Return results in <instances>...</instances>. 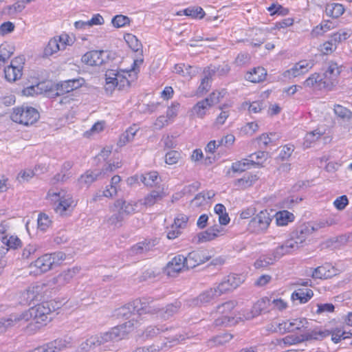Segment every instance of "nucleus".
Segmentation results:
<instances>
[{
  "mask_svg": "<svg viewBox=\"0 0 352 352\" xmlns=\"http://www.w3.org/2000/svg\"><path fill=\"white\" fill-rule=\"evenodd\" d=\"M51 313L49 302H45L34 305L20 314L23 321L28 322L31 319V324L34 322L42 325L43 323L45 324L46 322L51 319V317H49Z\"/></svg>",
  "mask_w": 352,
  "mask_h": 352,
  "instance_id": "obj_1",
  "label": "nucleus"
},
{
  "mask_svg": "<svg viewBox=\"0 0 352 352\" xmlns=\"http://www.w3.org/2000/svg\"><path fill=\"white\" fill-rule=\"evenodd\" d=\"M152 310L149 299H135L119 308L118 315L128 319L131 316H141L147 314V312H151Z\"/></svg>",
  "mask_w": 352,
  "mask_h": 352,
  "instance_id": "obj_2",
  "label": "nucleus"
},
{
  "mask_svg": "<svg viewBox=\"0 0 352 352\" xmlns=\"http://www.w3.org/2000/svg\"><path fill=\"white\" fill-rule=\"evenodd\" d=\"M40 117L38 111L34 107L22 105L13 109L11 120L16 123L28 126L36 122Z\"/></svg>",
  "mask_w": 352,
  "mask_h": 352,
  "instance_id": "obj_3",
  "label": "nucleus"
},
{
  "mask_svg": "<svg viewBox=\"0 0 352 352\" xmlns=\"http://www.w3.org/2000/svg\"><path fill=\"white\" fill-rule=\"evenodd\" d=\"M234 300H229L218 305L216 308V312L221 316L216 318L214 324L216 327H228L235 324L237 320L232 314V311L236 305Z\"/></svg>",
  "mask_w": 352,
  "mask_h": 352,
  "instance_id": "obj_4",
  "label": "nucleus"
},
{
  "mask_svg": "<svg viewBox=\"0 0 352 352\" xmlns=\"http://www.w3.org/2000/svg\"><path fill=\"white\" fill-rule=\"evenodd\" d=\"M272 221L267 210L260 211L248 223V230L257 234L265 233Z\"/></svg>",
  "mask_w": 352,
  "mask_h": 352,
  "instance_id": "obj_5",
  "label": "nucleus"
},
{
  "mask_svg": "<svg viewBox=\"0 0 352 352\" xmlns=\"http://www.w3.org/2000/svg\"><path fill=\"white\" fill-rule=\"evenodd\" d=\"M149 302H151V307L152 311L147 312V314H157L158 317L164 320H168L176 314L182 307V302L178 300H175L174 302L168 304L165 307L158 308L153 305V300L148 298Z\"/></svg>",
  "mask_w": 352,
  "mask_h": 352,
  "instance_id": "obj_6",
  "label": "nucleus"
},
{
  "mask_svg": "<svg viewBox=\"0 0 352 352\" xmlns=\"http://www.w3.org/2000/svg\"><path fill=\"white\" fill-rule=\"evenodd\" d=\"M212 256L206 250H197L189 252L187 256H184L187 269L194 268L209 261Z\"/></svg>",
  "mask_w": 352,
  "mask_h": 352,
  "instance_id": "obj_7",
  "label": "nucleus"
},
{
  "mask_svg": "<svg viewBox=\"0 0 352 352\" xmlns=\"http://www.w3.org/2000/svg\"><path fill=\"white\" fill-rule=\"evenodd\" d=\"M219 296L215 288H210L204 291L198 296L188 300L187 303L190 307H200L209 304Z\"/></svg>",
  "mask_w": 352,
  "mask_h": 352,
  "instance_id": "obj_8",
  "label": "nucleus"
},
{
  "mask_svg": "<svg viewBox=\"0 0 352 352\" xmlns=\"http://www.w3.org/2000/svg\"><path fill=\"white\" fill-rule=\"evenodd\" d=\"M105 58H109L107 52L103 50H92L85 53L81 58L85 64L89 66L102 65L105 63Z\"/></svg>",
  "mask_w": 352,
  "mask_h": 352,
  "instance_id": "obj_9",
  "label": "nucleus"
},
{
  "mask_svg": "<svg viewBox=\"0 0 352 352\" xmlns=\"http://www.w3.org/2000/svg\"><path fill=\"white\" fill-rule=\"evenodd\" d=\"M314 331L316 332V335H315L316 340H322L324 338L331 335V340L334 343L337 344L341 340H344V339L349 338V336H345V335L346 334V332L339 327L331 329L330 330L314 329Z\"/></svg>",
  "mask_w": 352,
  "mask_h": 352,
  "instance_id": "obj_10",
  "label": "nucleus"
},
{
  "mask_svg": "<svg viewBox=\"0 0 352 352\" xmlns=\"http://www.w3.org/2000/svg\"><path fill=\"white\" fill-rule=\"evenodd\" d=\"M186 266V260L183 255L174 256L166 265L164 272L168 276H175L179 273Z\"/></svg>",
  "mask_w": 352,
  "mask_h": 352,
  "instance_id": "obj_11",
  "label": "nucleus"
},
{
  "mask_svg": "<svg viewBox=\"0 0 352 352\" xmlns=\"http://www.w3.org/2000/svg\"><path fill=\"white\" fill-rule=\"evenodd\" d=\"M69 343L63 339H56L42 346H38L30 352H59L67 347Z\"/></svg>",
  "mask_w": 352,
  "mask_h": 352,
  "instance_id": "obj_12",
  "label": "nucleus"
},
{
  "mask_svg": "<svg viewBox=\"0 0 352 352\" xmlns=\"http://www.w3.org/2000/svg\"><path fill=\"white\" fill-rule=\"evenodd\" d=\"M316 230L314 226L302 225L292 233V238L289 240H293L295 242V248H298V244H302L307 237Z\"/></svg>",
  "mask_w": 352,
  "mask_h": 352,
  "instance_id": "obj_13",
  "label": "nucleus"
},
{
  "mask_svg": "<svg viewBox=\"0 0 352 352\" xmlns=\"http://www.w3.org/2000/svg\"><path fill=\"white\" fill-rule=\"evenodd\" d=\"M85 82L84 78L81 77L69 79L57 83V89L60 90L59 93L67 94L81 87Z\"/></svg>",
  "mask_w": 352,
  "mask_h": 352,
  "instance_id": "obj_14",
  "label": "nucleus"
},
{
  "mask_svg": "<svg viewBox=\"0 0 352 352\" xmlns=\"http://www.w3.org/2000/svg\"><path fill=\"white\" fill-rule=\"evenodd\" d=\"M79 271L80 268L78 267L68 269L54 277L52 279V282L58 287H63L69 283L73 277L79 272Z\"/></svg>",
  "mask_w": 352,
  "mask_h": 352,
  "instance_id": "obj_15",
  "label": "nucleus"
},
{
  "mask_svg": "<svg viewBox=\"0 0 352 352\" xmlns=\"http://www.w3.org/2000/svg\"><path fill=\"white\" fill-rule=\"evenodd\" d=\"M155 245V240H144L139 242L131 248V254L145 256L148 252L153 250Z\"/></svg>",
  "mask_w": 352,
  "mask_h": 352,
  "instance_id": "obj_16",
  "label": "nucleus"
},
{
  "mask_svg": "<svg viewBox=\"0 0 352 352\" xmlns=\"http://www.w3.org/2000/svg\"><path fill=\"white\" fill-rule=\"evenodd\" d=\"M214 94H210V96L199 101L192 108V112L199 118H203L206 115V111L213 104L217 103V100L214 98Z\"/></svg>",
  "mask_w": 352,
  "mask_h": 352,
  "instance_id": "obj_17",
  "label": "nucleus"
},
{
  "mask_svg": "<svg viewBox=\"0 0 352 352\" xmlns=\"http://www.w3.org/2000/svg\"><path fill=\"white\" fill-rule=\"evenodd\" d=\"M337 274V270L330 264L326 263L314 269L311 276L314 278L327 279Z\"/></svg>",
  "mask_w": 352,
  "mask_h": 352,
  "instance_id": "obj_18",
  "label": "nucleus"
},
{
  "mask_svg": "<svg viewBox=\"0 0 352 352\" xmlns=\"http://www.w3.org/2000/svg\"><path fill=\"white\" fill-rule=\"evenodd\" d=\"M134 320L135 318H133L131 320L126 322L120 325H118L110 330L112 337L115 339V341L123 339L125 336L131 331L134 325Z\"/></svg>",
  "mask_w": 352,
  "mask_h": 352,
  "instance_id": "obj_19",
  "label": "nucleus"
},
{
  "mask_svg": "<svg viewBox=\"0 0 352 352\" xmlns=\"http://www.w3.org/2000/svg\"><path fill=\"white\" fill-rule=\"evenodd\" d=\"M41 289V285L29 287L21 294V298L25 304H28L29 305L32 302L34 303V301H38L41 298L40 294Z\"/></svg>",
  "mask_w": 352,
  "mask_h": 352,
  "instance_id": "obj_20",
  "label": "nucleus"
},
{
  "mask_svg": "<svg viewBox=\"0 0 352 352\" xmlns=\"http://www.w3.org/2000/svg\"><path fill=\"white\" fill-rule=\"evenodd\" d=\"M223 228L219 225L210 226L206 231L198 234V241L199 243H203L214 240L219 236V234L223 231Z\"/></svg>",
  "mask_w": 352,
  "mask_h": 352,
  "instance_id": "obj_21",
  "label": "nucleus"
},
{
  "mask_svg": "<svg viewBox=\"0 0 352 352\" xmlns=\"http://www.w3.org/2000/svg\"><path fill=\"white\" fill-rule=\"evenodd\" d=\"M304 85L306 87H313L314 85H318L320 88H327L329 90L334 86L333 81L328 82L324 80L319 74L314 73L311 74L305 82Z\"/></svg>",
  "mask_w": 352,
  "mask_h": 352,
  "instance_id": "obj_22",
  "label": "nucleus"
},
{
  "mask_svg": "<svg viewBox=\"0 0 352 352\" xmlns=\"http://www.w3.org/2000/svg\"><path fill=\"white\" fill-rule=\"evenodd\" d=\"M114 207L119 209L123 215L129 216L137 212L138 203L137 202H127L126 201L119 199L114 203Z\"/></svg>",
  "mask_w": 352,
  "mask_h": 352,
  "instance_id": "obj_23",
  "label": "nucleus"
},
{
  "mask_svg": "<svg viewBox=\"0 0 352 352\" xmlns=\"http://www.w3.org/2000/svg\"><path fill=\"white\" fill-rule=\"evenodd\" d=\"M22 321L20 314H12L8 318H0V334L3 333L8 329L14 327Z\"/></svg>",
  "mask_w": 352,
  "mask_h": 352,
  "instance_id": "obj_24",
  "label": "nucleus"
},
{
  "mask_svg": "<svg viewBox=\"0 0 352 352\" xmlns=\"http://www.w3.org/2000/svg\"><path fill=\"white\" fill-rule=\"evenodd\" d=\"M342 66H339L335 61L331 60L328 63V67L324 73V80L328 82L333 81L334 84L337 77L342 72Z\"/></svg>",
  "mask_w": 352,
  "mask_h": 352,
  "instance_id": "obj_25",
  "label": "nucleus"
},
{
  "mask_svg": "<svg viewBox=\"0 0 352 352\" xmlns=\"http://www.w3.org/2000/svg\"><path fill=\"white\" fill-rule=\"evenodd\" d=\"M31 265L34 266L40 272L44 273L50 270L54 265V261L51 259V256L48 254H45L41 257H38Z\"/></svg>",
  "mask_w": 352,
  "mask_h": 352,
  "instance_id": "obj_26",
  "label": "nucleus"
},
{
  "mask_svg": "<svg viewBox=\"0 0 352 352\" xmlns=\"http://www.w3.org/2000/svg\"><path fill=\"white\" fill-rule=\"evenodd\" d=\"M316 332L314 330L298 336H288L285 337L283 340L285 344L292 345L298 343H300L304 341L315 340Z\"/></svg>",
  "mask_w": 352,
  "mask_h": 352,
  "instance_id": "obj_27",
  "label": "nucleus"
},
{
  "mask_svg": "<svg viewBox=\"0 0 352 352\" xmlns=\"http://www.w3.org/2000/svg\"><path fill=\"white\" fill-rule=\"evenodd\" d=\"M295 248V242L293 240H287L273 251V257L276 261L285 254L290 253Z\"/></svg>",
  "mask_w": 352,
  "mask_h": 352,
  "instance_id": "obj_28",
  "label": "nucleus"
},
{
  "mask_svg": "<svg viewBox=\"0 0 352 352\" xmlns=\"http://www.w3.org/2000/svg\"><path fill=\"white\" fill-rule=\"evenodd\" d=\"M295 248V242L293 240H287L273 251V257L276 261L285 254L290 253Z\"/></svg>",
  "mask_w": 352,
  "mask_h": 352,
  "instance_id": "obj_29",
  "label": "nucleus"
},
{
  "mask_svg": "<svg viewBox=\"0 0 352 352\" xmlns=\"http://www.w3.org/2000/svg\"><path fill=\"white\" fill-rule=\"evenodd\" d=\"M295 248V242L293 240H287L273 251V257L276 261L285 254L290 253Z\"/></svg>",
  "mask_w": 352,
  "mask_h": 352,
  "instance_id": "obj_30",
  "label": "nucleus"
},
{
  "mask_svg": "<svg viewBox=\"0 0 352 352\" xmlns=\"http://www.w3.org/2000/svg\"><path fill=\"white\" fill-rule=\"evenodd\" d=\"M314 296V292L310 289H298L294 291L291 296L293 301L299 300L300 303L304 304L307 302Z\"/></svg>",
  "mask_w": 352,
  "mask_h": 352,
  "instance_id": "obj_31",
  "label": "nucleus"
},
{
  "mask_svg": "<svg viewBox=\"0 0 352 352\" xmlns=\"http://www.w3.org/2000/svg\"><path fill=\"white\" fill-rule=\"evenodd\" d=\"M1 241L2 243L6 246V248H3V250L0 252L3 256L10 248L16 249L21 247L22 243L21 241L16 236H10V237L3 236Z\"/></svg>",
  "mask_w": 352,
  "mask_h": 352,
  "instance_id": "obj_32",
  "label": "nucleus"
},
{
  "mask_svg": "<svg viewBox=\"0 0 352 352\" xmlns=\"http://www.w3.org/2000/svg\"><path fill=\"white\" fill-rule=\"evenodd\" d=\"M54 195L59 197V201L55 206L54 210L57 213L63 215L65 211H67L70 207L72 206L74 200L69 195L67 197H60V193H55Z\"/></svg>",
  "mask_w": 352,
  "mask_h": 352,
  "instance_id": "obj_33",
  "label": "nucleus"
},
{
  "mask_svg": "<svg viewBox=\"0 0 352 352\" xmlns=\"http://www.w3.org/2000/svg\"><path fill=\"white\" fill-rule=\"evenodd\" d=\"M266 75L267 72L265 68L258 67L247 73L246 79L252 82H260L265 79Z\"/></svg>",
  "mask_w": 352,
  "mask_h": 352,
  "instance_id": "obj_34",
  "label": "nucleus"
},
{
  "mask_svg": "<svg viewBox=\"0 0 352 352\" xmlns=\"http://www.w3.org/2000/svg\"><path fill=\"white\" fill-rule=\"evenodd\" d=\"M205 74L204 78L201 80V85L198 87L197 93L203 94L207 92L210 88V82L212 76L215 74V70L212 69L210 67L205 69L204 71Z\"/></svg>",
  "mask_w": 352,
  "mask_h": 352,
  "instance_id": "obj_35",
  "label": "nucleus"
},
{
  "mask_svg": "<svg viewBox=\"0 0 352 352\" xmlns=\"http://www.w3.org/2000/svg\"><path fill=\"white\" fill-rule=\"evenodd\" d=\"M344 12L343 5L338 3H327L325 7V13L333 19L340 17Z\"/></svg>",
  "mask_w": 352,
  "mask_h": 352,
  "instance_id": "obj_36",
  "label": "nucleus"
},
{
  "mask_svg": "<svg viewBox=\"0 0 352 352\" xmlns=\"http://www.w3.org/2000/svg\"><path fill=\"white\" fill-rule=\"evenodd\" d=\"M258 180L256 175L247 173L242 178L238 179L234 182V185L241 189H245L252 186Z\"/></svg>",
  "mask_w": 352,
  "mask_h": 352,
  "instance_id": "obj_37",
  "label": "nucleus"
},
{
  "mask_svg": "<svg viewBox=\"0 0 352 352\" xmlns=\"http://www.w3.org/2000/svg\"><path fill=\"white\" fill-rule=\"evenodd\" d=\"M59 41H62L61 37H59L58 40L56 38L50 39L47 45L44 48L42 56L43 58H47L60 50V47L58 43Z\"/></svg>",
  "mask_w": 352,
  "mask_h": 352,
  "instance_id": "obj_38",
  "label": "nucleus"
},
{
  "mask_svg": "<svg viewBox=\"0 0 352 352\" xmlns=\"http://www.w3.org/2000/svg\"><path fill=\"white\" fill-rule=\"evenodd\" d=\"M138 130L139 128L135 124L129 127L124 133L120 135L118 144L120 146H123L126 143L132 141Z\"/></svg>",
  "mask_w": 352,
  "mask_h": 352,
  "instance_id": "obj_39",
  "label": "nucleus"
},
{
  "mask_svg": "<svg viewBox=\"0 0 352 352\" xmlns=\"http://www.w3.org/2000/svg\"><path fill=\"white\" fill-rule=\"evenodd\" d=\"M250 165L259 166V162L253 160L243 159L232 164L231 169L234 173H242L249 168Z\"/></svg>",
  "mask_w": 352,
  "mask_h": 352,
  "instance_id": "obj_40",
  "label": "nucleus"
},
{
  "mask_svg": "<svg viewBox=\"0 0 352 352\" xmlns=\"http://www.w3.org/2000/svg\"><path fill=\"white\" fill-rule=\"evenodd\" d=\"M4 74L5 78L8 81L15 82L21 78L23 72L19 70L18 67H15L13 65H8L4 69Z\"/></svg>",
  "mask_w": 352,
  "mask_h": 352,
  "instance_id": "obj_41",
  "label": "nucleus"
},
{
  "mask_svg": "<svg viewBox=\"0 0 352 352\" xmlns=\"http://www.w3.org/2000/svg\"><path fill=\"white\" fill-rule=\"evenodd\" d=\"M102 174V172L96 170H87L84 175H82L80 179H78L79 183L82 185H85L89 186L91 184H92L94 181H96L98 177H100Z\"/></svg>",
  "mask_w": 352,
  "mask_h": 352,
  "instance_id": "obj_42",
  "label": "nucleus"
},
{
  "mask_svg": "<svg viewBox=\"0 0 352 352\" xmlns=\"http://www.w3.org/2000/svg\"><path fill=\"white\" fill-rule=\"evenodd\" d=\"M168 330H170V331L173 330V331H175V329L174 328H173V327H170V328L166 327V328H164V326H160V327H158V326H149L144 331V336L146 338H153V337L156 336L157 335H158L161 332H165V331H167Z\"/></svg>",
  "mask_w": 352,
  "mask_h": 352,
  "instance_id": "obj_43",
  "label": "nucleus"
},
{
  "mask_svg": "<svg viewBox=\"0 0 352 352\" xmlns=\"http://www.w3.org/2000/svg\"><path fill=\"white\" fill-rule=\"evenodd\" d=\"M164 197L163 190H152L150 194L144 199V205L146 206H153L158 200H161Z\"/></svg>",
  "mask_w": 352,
  "mask_h": 352,
  "instance_id": "obj_44",
  "label": "nucleus"
},
{
  "mask_svg": "<svg viewBox=\"0 0 352 352\" xmlns=\"http://www.w3.org/2000/svg\"><path fill=\"white\" fill-rule=\"evenodd\" d=\"M98 338L96 336H91L80 345L81 352H89L93 349L99 346Z\"/></svg>",
  "mask_w": 352,
  "mask_h": 352,
  "instance_id": "obj_45",
  "label": "nucleus"
},
{
  "mask_svg": "<svg viewBox=\"0 0 352 352\" xmlns=\"http://www.w3.org/2000/svg\"><path fill=\"white\" fill-rule=\"evenodd\" d=\"M140 181L146 186L153 187L157 184L158 173L152 171L140 176Z\"/></svg>",
  "mask_w": 352,
  "mask_h": 352,
  "instance_id": "obj_46",
  "label": "nucleus"
},
{
  "mask_svg": "<svg viewBox=\"0 0 352 352\" xmlns=\"http://www.w3.org/2000/svg\"><path fill=\"white\" fill-rule=\"evenodd\" d=\"M119 72L113 69H108L105 73V80L107 89H113L116 88V81H117Z\"/></svg>",
  "mask_w": 352,
  "mask_h": 352,
  "instance_id": "obj_47",
  "label": "nucleus"
},
{
  "mask_svg": "<svg viewBox=\"0 0 352 352\" xmlns=\"http://www.w3.org/2000/svg\"><path fill=\"white\" fill-rule=\"evenodd\" d=\"M308 322L306 318H296L288 321V327L289 332L294 331H300L302 329L307 328Z\"/></svg>",
  "mask_w": 352,
  "mask_h": 352,
  "instance_id": "obj_48",
  "label": "nucleus"
},
{
  "mask_svg": "<svg viewBox=\"0 0 352 352\" xmlns=\"http://www.w3.org/2000/svg\"><path fill=\"white\" fill-rule=\"evenodd\" d=\"M294 214L287 210L278 212L276 214V223L278 226H286L294 220Z\"/></svg>",
  "mask_w": 352,
  "mask_h": 352,
  "instance_id": "obj_49",
  "label": "nucleus"
},
{
  "mask_svg": "<svg viewBox=\"0 0 352 352\" xmlns=\"http://www.w3.org/2000/svg\"><path fill=\"white\" fill-rule=\"evenodd\" d=\"M349 37L350 34L348 31H345L344 30H340L337 32L333 34L331 36L330 39L334 44V48H337L338 45L346 41Z\"/></svg>",
  "mask_w": 352,
  "mask_h": 352,
  "instance_id": "obj_50",
  "label": "nucleus"
},
{
  "mask_svg": "<svg viewBox=\"0 0 352 352\" xmlns=\"http://www.w3.org/2000/svg\"><path fill=\"white\" fill-rule=\"evenodd\" d=\"M273 255H263L258 258L254 263V267L256 269L265 268L275 262Z\"/></svg>",
  "mask_w": 352,
  "mask_h": 352,
  "instance_id": "obj_51",
  "label": "nucleus"
},
{
  "mask_svg": "<svg viewBox=\"0 0 352 352\" xmlns=\"http://www.w3.org/2000/svg\"><path fill=\"white\" fill-rule=\"evenodd\" d=\"M184 15L191 16L192 18L203 19L205 16V12L204 10L199 6L197 7H188L184 9L183 11Z\"/></svg>",
  "mask_w": 352,
  "mask_h": 352,
  "instance_id": "obj_52",
  "label": "nucleus"
},
{
  "mask_svg": "<svg viewBox=\"0 0 352 352\" xmlns=\"http://www.w3.org/2000/svg\"><path fill=\"white\" fill-rule=\"evenodd\" d=\"M225 280L230 285V288L234 289L244 281V276L239 274H232L225 278Z\"/></svg>",
  "mask_w": 352,
  "mask_h": 352,
  "instance_id": "obj_53",
  "label": "nucleus"
},
{
  "mask_svg": "<svg viewBox=\"0 0 352 352\" xmlns=\"http://www.w3.org/2000/svg\"><path fill=\"white\" fill-rule=\"evenodd\" d=\"M125 41L128 43L129 47L133 50L134 52H138L139 50H142V44L138 41L137 37L133 34H127L125 37Z\"/></svg>",
  "mask_w": 352,
  "mask_h": 352,
  "instance_id": "obj_54",
  "label": "nucleus"
},
{
  "mask_svg": "<svg viewBox=\"0 0 352 352\" xmlns=\"http://www.w3.org/2000/svg\"><path fill=\"white\" fill-rule=\"evenodd\" d=\"M124 218L125 217L121 211L118 209V212L110 216L107 221L109 225L114 226L115 227H121Z\"/></svg>",
  "mask_w": 352,
  "mask_h": 352,
  "instance_id": "obj_55",
  "label": "nucleus"
},
{
  "mask_svg": "<svg viewBox=\"0 0 352 352\" xmlns=\"http://www.w3.org/2000/svg\"><path fill=\"white\" fill-rule=\"evenodd\" d=\"M333 28V25L331 21H324L320 25V26L316 27V28L312 30L311 34L314 36L322 34L324 32L331 30Z\"/></svg>",
  "mask_w": 352,
  "mask_h": 352,
  "instance_id": "obj_56",
  "label": "nucleus"
},
{
  "mask_svg": "<svg viewBox=\"0 0 352 352\" xmlns=\"http://www.w3.org/2000/svg\"><path fill=\"white\" fill-rule=\"evenodd\" d=\"M333 110L336 115L344 120H349L352 116L348 109L340 104L335 105Z\"/></svg>",
  "mask_w": 352,
  "mask_h": 352,
  "instance_id": "obj_57",
  "label": "nucleus"
},
{
  "mask_svg": "<svg viewBox=\"0 0 352 352\" xmlns=\"http://www.w3.org/2000/svg\"><path fill=\"white\" fill-rule=\"evenodd\" d=\"M111 23L116 28H122L129 24L130 19L126 16L118 14L113 17Z\"/></svg>",
  "mask_w": 352,
  "mask_h": 352,
  "instance_id": "obj_58",
  "label": "nucleus"
},
{
  "mask_svg": "<svg viewBox=\"0 0 352 352\" xmlns=\"http://www.w3.org/2000/svg\"><path fill=\"white\" fill-rule=\"evenodd\" d=\"M37 224L41 230L45 231L50 226L51 220L46 214L41 213L37 219Z\"/></svg>",
  "mask_w": 352,
  "mask_h": 352,
  "instance_id": "obj_59",
  "label": "nucleus"
},
{
  "mask_svg": "<svg viewBox=\"0 0 352 352\" xmlns=\"http://www.w3.org/2000/svg\"><path fill=\"white\" fill-rule=\"evenodd\" d=\"M255 35L257 37L252 38V45L254 47H259L267 40L266 32L262 30H257Z\"/></svg>",
  "mask_w": 352,
  "mask_h": 352,
  "instance_id": "obj_60",
  "label": "nucleus"
},
{
  "mask_svg": "<svg viewBox=\"0 0 352 352\" xmlns=\"http://www.w3.org/2000/svg\"><path fill=\"white\" fill-rule=\"evenodd\" d=\"M12 47L8 44H1L0 45V60H3L4 63L9 59L13 54Z\"/></svg>",
  "mask_w": 352,
  "mask_h": 352,
  "instance_id": "obj_61",
  "label": "nucleus"
},
{
  "mask_svg": "<svg viewBox=\"0 0 352 352\" xmlns=\"http://www.w3.org/2000/svg\"><path fill=\"white\" fill-rule=\"evenodd\" d=\"M323 133L318 129L307 133L305 137V144L309 146V144L318 140Z\"/></svg>",
  "mask_w": 352,
  "mask_h": 352,
  "instance_id": "obj_62",
  "label": "nucleus"
},
{
  "mask_svg": "<svg viewBox=\"0 0 352 352\" xmlns=\"http://www.w3.org/2000/svg\"><path fill=\"white\" fill-rule=\"evenodd\" d=\"M180 157L181 155L178 151H170L166 154L165 162L169 165H173L178 162Z\"/></svg>",
  "mask_w": 352,
  "mask_h": 352,
  "instance_id": "obj_63",
  "label": "nucleus"
},
{
  "mask_svg": "<svg viewBox=\"0 0 352 352\" xmlns=\"http://www.w3.org/2000/svg\"><path fill=\"white\" fill-rule=\"evenodd\" d=\"M349 200L346 195H342L338 197L333 201L334 206L339 210H342L345 208V207L348 205Z\"/></svg>",
  "mask_w": 352,
  "mask_h": 352,
  "instance_id": "obj_64",
  "label": "nucleus"
}]
</instances>
